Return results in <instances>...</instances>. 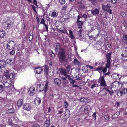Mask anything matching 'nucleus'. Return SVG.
Instances as JSON below:
<instances>
[{"label":"nucleus","mask_w":127,"mask_h":127,"mask_svg":"<svg viewBox=\"0 0 127 127\" xmlns=\"http://www.w3.org/2000/svg\"><path fill=\"white\" fill-rule=\"evenodd\" d=\"M55 50L58 56L59 63H61L65 66L68 63V61L65 54V49L61 47L60 44L59 43L55 44Z\"/></svg>","instance_id":"obj_1"},{"label":"nucleus","mask_w":127,"mask_h":127,"mask_svg":"<svg viewBox=\"0 0 127 127\" xmlns=\"http://www.w3.org/2000/svg\"><path fill=\"white\" fill-rule=\"evenodd\" d=\"M70 65H68L66 69L61 68L60 70V73L62 75L61 77L63 80H66L67 78L70 75L68 74H69L71 73V71H70Z\"/></svg>","instance_id":"obj_2"},{"label":"nucleus","mask_w":127,"mask_h":127,"mask_svg":"<svg viewBox=\"0 0 127 127\" xmlns=\"http://www.w3.org/2000/svg\"><path fill=\"white\" fill-rule=\"evenodd\" d=\"M8 43H10L11 45H10L11 47L9 45L7 44L6 45L7 48L10 50L14 49L15 48V44L14 42L13 41H10Z\"/></svg>","instance_id":"obj_3"},{"label":"nucleus","mask_w":127,"mask_h":127,"mask_svg":"<svg viewBox=\"0 0 127 127\" xmlns=\"http://www.w3.org/2000/svg\"><path fill=\"white\" fill-rule=\"evenodd\" d=\"M9 19H10V18ZM13 24V23L9 20L6 21L5 25L6 26H7V29H9L12 27Z\"/></svg>","instance_id":"obj_4"},{"label":"nucleus","mask_w":127,"mask_h":127,"mask_svg":"<svg viewBox=\"0 0 127 127\" xmlns=\"http://www.w3.org/2000/svg\"><path fill=\"white\" fill-rule=\"evenodd\" d=\"M98 82L100 83L99 86L104 87L107 86L106 84L104 77H102L101 79L98 81Z\"/></svg>","instance_id":"obj_5"},{"label":"nucleus","mask_w":127,"mask_h":127,"mask_svg":"<svg viewBox=\"0 0 127 127\" xmlns=\"http://www.w3.org/2000/svg\"><path fill=\"white\" fill-rule=\"evenodd\" d=\"M107 88H104L101 90H100L99 94H102L103 96H107Z\"/></svg>","instance_id":"obj_6"},{"label":"nucleus","mask_w":127,"mask_h":127,"mask_svg":"<svg viewBox=\"0 0 127 127\" xmlns=\"http://www.w3.org/2000/svg\"><path fill=\"white\" fill-rule=\"evenodd\" d=\"M6 64L5 61L3 60H0V72L2 70V68L5 67Z\"/></svg>","instance_id":"obj_7"},{"label":"nucleus","mask_w":127,"mask_h":127,"mask_svg":"<svg viewBox=\"0 0 127 127\" xmlns=\"http://www.w3.org/2000/svg\"><path fill=\"white\" fill-rule=\"evenodd\" d=\"M31 105L30 104L25 103L23 105V109H24L29 111L31 109Z\"/></svg>","instance_id":"obj_8"},{"label":"nucleus","mask_w":127,"mask_h":127,"mask_svg":"<svg viewBox=\"0 0 127 127\" xmlns=\"http://www.w3.org/2000/svg\"><path fill=\"white\" fill-rule=\"evenodd\" d=\"M111 6L110 4H107L106 5L104 4L102 5V9L105 11H108L111 7Z\"/></svg>","instance_id":"obj_9"},{"label":"nucleus","mask_w":127,"mask_h":127,"mask_svg":"<svg viewBox=\"0 0 127 127\" xmlns=\"http://www.w3.org/2000/svg\"><path fill=\"white\" fill-rule=\"evenodd\" d=\"M99 10L97 8L92 10L91 11V14L95 16H97L99 14Z\"/></svg>","instance_id":"obj_10"},{"label":"nucleus","mask_w":127,"mask_h":127,"mask_svg":"<svg viewBox=\"0 0 127 127\" xmlns=\"http://www.w3.org/2000/svg\"><path fill=\"white\" fill-rule=\"evenodd\" d=\"M29 93H30V95L32 96L34 94L35 92V90L34 88L33 87H31L29 88L28 91Z\"/></svg>","instance_id":"obj_11"},{"label":"nucleus","mask_w":127,"mask_h":127,"mask_svg":"<svg viewBox=\"0 0 127 127\" xmlns=\"http://www.w3.org/2000/svg\"><path fill=\"white\" fill-rule=\"evenodd\" d=\"M23 103V100L22 99H20L18 100L17 105L18 107H20L22 105Z\"/></svg>","instance_id":"obj_12"},{"label":"nucleus","mask_w":127,"mask_h":127,"mask_svg":"<svg viewBox=\"0 0 127 127\" xmlns=\"http://www.w3.org/2000/svg\"><path fill=\"white\" fill-rule=\"evenodd\" d=\"M10 82V84L9 83L7 82V81H6L5 80V81H4V83H3V84L5 88H8L9 87H11V83L10 82Z\"/></svg>","instance_id":"obj_13"},{"label":"nucleus","mask_w":127,"mask_h":127,"mask_svg":"<svg viewBox=\"0 0 127 127\" xmlns=\"http://www.w3.org/2000/svg\"><path fill=\"white\" fill-rule=\"evenodd\" d=\"M43 69L40 67H37L35 68V70L36 74H40L42 72Z\"/></svg>","instance_id":"obj_14"},{"label":"nucleus","mask_w":127,"mask_h":127,"mask_svg":"<svg viewBox=\"0 0 127 127\" xmlns=\"http://www.w3.org/2000/svg\"><path fill=\"white\" fill-rule=\"evenodd\" d=\"M54 82L55 84L57 85H59L61 83V81L60 79L57 78H55L54 80Z\"/></svg>","instance_id":"obj_15"},{"label":"nucleus","mask_w":127,"mask_h":127,"mask_svg":"<svg viewBox=\"0 0 127 127\" xmlns=\"http://www.w3.org/2000/svg\"><path fill=\"white\" fill-rule=\"evenodd\" d=\"M10 74V72L7 70H6L4 71L3 73V75L5 76L6 78L8 79V78Z\"/></svg>","instance_id":"obj_16"},{"label":"nucleus","mask_w":127,"mask_h":127,"mask_svg":"<svg viewBox=\"0 0 127 127\" xmlns=\"http://www.w3.org/2000/svg\"><path fill=\"white\" fill-rule=\"evenodd\" d=\"M6 33L5 31L2 30H0V38H3L5 35Z\"/></svg>","instance_id":"obj_17"},{"label":"nucleus","mask_w":127,"mask_h":127,"mask_svg":"<svg viewBox=\"0 0 127 127\" xmlns=\"http://www.w3.org/2000/svg\"><path fill=\"white\" fill-rule=\"evenodd\" d=\"M88 70V66H84L82 67V71L84 73H87V72Z\"/></svg>","instance_id":"obj_18"},{"label":"nucleus","mask_w":127,"mask_h":127,"mask_svg":"<svg viewBox=\"0 0 127 127\" xmlns=\"http://www.w3.org/2000/svg\"><path fill=\"white\" fill-rule=\"evenodd\" d=\"M76 23L77 24L79 28L80 29L82 28L83 25V23L81 21H77Z\"/></svg>","instance_id":"obj_19"},{"label":"nucleus","mask_w":127,"mask_h":127,"mask_svg":"<svg viewBox=\"0 0 127 127\" xmlns=\"http://www.w3.org/2000/svg\"><path fill=\"white\" fill-rule=\"evenodd\" d=\"M41 99L39 98L36 99L34 101V102L35 104L38 105L41 103Z\"/></svg>","instance_id":"obj_20"},{"label":"nucleus","mask_w":127,"mask_h":127,"mask_svg":"<svg viewBox=\"0 0 127 127\" xmlns=\"http://www.w3.org/2000/svg\"><path fill=\"white\" fill-rule=\"evenodd\" d=\"M92 108L91 106L89 105H87L84 108V111H89L91 110Z\"/></svg>","instance_id":"obj_21"},{"label":"nucleus","mask_w":127,"mask_h":127,"mask_svg":"<svg viewBox=\"0 0 127 127\" xmlns=\"http://www.w3.org/2000/svg\"><path fill=\"white\" fill-rule=\"evenodd\" d=\"M8 79H14L15 77V74H13V73H10L8 76Z\"/></svg>","instance_id":"obj_22"},{"label":"nucleus","mask_w":127,"mask_h":127,"mask_svg":"<svg viewBox=\"0 0 127 127\" xmlns=\"http://www.w3.org/2000/svg\"><path fill=\"white\" fill-rule=\"evenodd\" d=\"M111 53H108L106 54V60H111Z\"/></svg>","instance_id":"obj_23"},{"label":"nucleus","mask_w":127,"mask_h":127,"mask_svg":"<svg viewBox=\"0 0 127 127\" xmlns=\"http://www.w3.org/2000/svg\"><path fill=\"white\" fill-rule=\"evenodd\" d=\"M12 61L10 59H8L6 60V63L8 64H9L10 65L14 63V62Z\"/></svg>","instance_id":"obj_24"},{"label":"nucleus","mask_w":127,"mask_h":127,"mask_svg":"<svg viewBox=\"0 0 127 127\" xmlns=\"http://www.w3.org/2000/svg\"><path fill=\"white\" fill-rule=\"evenodd\" d=\"M7 113L9 114H11L14 112L15 110L13 108L8 109L7 111Z\"/></svg>","instance_id":"obj_25"},{"label":"nucleus","mask_w":127,"mask_h":127,"mask_svg":"<svg viewBox=\"0 0 127 127\" xmlns=\"http://www.w3.org/2000/svg\"><path fill=\"white\" fill-rule=\"evenodd\" d=\"M69 36L72 39H74L75 38V37L73 34L72 31L70 30L69 31Z\"/></svg>","instance_id":"obj_26"},{"label":"nucleus","mask_w":127,"mask_h":127,"mask_svg":"<svg viewBox=\"0 0 127 127\" xmlns=\"http://www.w3.org/2000/svg\"><path fill=\"white\" fill-rule=\"evenodd\" d=\"M67 78H68V80H70V83H72V84H73L75 83V81L71 78L70 76H68V77Z\"/></svg>","instance_id":"obj_27"},{"label":"nucleus","mask_w":127,"mask_h":127,"mask_svg":"<svg viewBox=\"0 0 127 127\" xmlns=\"http://www.w3.org/2000/svg\"><path fill=\"white\" fill-rule=\"evenodd\" d=\"M73 63L74 64L77 65H79L80 63V62L76 59H74Z\"/></svg>","instance_id":"obj_28"},{"label":"nucleus","mask_w":127,"mask_h":127,"mask_svg":"<svg viewBox=\"0 0 127 127\" xmlns=\"http://www.w3.org/2000/svg\"><path fill=\"white\" fill-rule=\"evenodd\" d=\"M48 90L47 85L46 84L43 90H42V91H43L44 92V94L45 95H46V92Z\"/></svg>","instance_id":"obj_29"},{"label":"nucleus","mask_w":127,"mask_h":127,"mask_svg":"<svg viewBox=\"0 0 127 127\" xmlns=\"http://www.w3.org/2000/svg\"><path fill=\"white\" fill-rule=\"evenodd\" d=\"M82 30H80L78 32V35L79 36V39H81V37H82Z\"/></svg>","instance_id":"obj_30"},{"label":"nucleus","mask_w":127,"mask_h":127,"mask_svg":"<svg viewBox=\"0 0 127 127\" xmlns=\"http://www.w3.org/2000/svg\"><path fill=\"white\" fill-rule=\"evenodd\" d=\"M49 98L50 99H51L54 97V95H53V93L52 92L50 91L49 92Z\"/></svg>","instance_id":"obj_31"},{"label":"nucleus","mask_w":127,"mask_h":127,"mask_svg":"<svg viewBox=\"0 0 127 127\" xmlns=\"http://www.w3.org/2000/svg\"><path fill=\"white\" fill-rule=\"evenodd\" d=\"M100 0H89L90 1L91 3L93 5H94L95 3H96Z\"/></svg>","instance_id":"obj_32"},{"label":"nucleus","mask_w":127,"mask_h":127,"mask_svg":"<svg viewBox=\"0 0 127 127\" xmlns=\"http://www.w3.org/2000/svg\"><path fill=\"white\" fill-rule=\"evenodd\" d=\"M107 63L106 64V67L108 68H109L111 64V60H107Z\"/></svg>","instance_id":"obj_33"},{"label":"nucleus","mask_w":127,"mask_h":127,"mask_svg":"<svg viewBox=\"0 0 127 127\" xmlns=\"http://www.w3.org/2000/svg\"><path fill=\"white\" fill-rule=\"evenodd\" d=\"M98 87V84H97L96 83H94L93 84L91 88L93 89L95 87Z\"/></svg>","instance_id":"obj_34"},{"label":"nucleus","mask_w":127,"mask_h":127,"mask_svg":"<svg viewBox=\"0 0 127 127\" xmlns=\"http://www.w3.org/2000/svg\"><path fill=\"white\" fill-rule=\"evenodd\" d=\"M102 68L103 67L101 66H99V67L96 68L95 70H97L99 71V72L100 71H102Z\"/></svg>","instance_id":"obj_35"},{"label":"nucleus","mask_w":127,"mask_h":127,"mask_svg":"<svg viewBox=\"0 0 127 127\" xmlns=\"http://www.w3.org/2000/svg\"><path fill=\"white\" fill-rule=\"evenodd\" d=\"M59 2L61 5H63L65 3V0H59Z\"/></svg>","instance_id":"obj_36"},{"label":"nucleus","mask_w":127,"mask_h":127,"mask_svg":"<svg viewBox=\"0 0 127 127\" xmlns=\"http://www.w3.org/2000/svg\"><path fill=\"white\" fill-rule=\"evenodd\" d=\"M108 92L110 95L112 96L113 94V93H114V92L113 91L111 90V91L110 90H109V89L107 88V92Z\"/></svg>","instance_id":"obj_37"},{"label":"nucleus","mask_w":127,"mask_h":127,"mask_svg":"<svg viewBox=\"0 0 127 127\" xmlns=\"http://www.w3.org/2000/svg\"><path fill=\"white\" fill-rule=\"evenodd\" d=\"M67 4H66L62 6V9L64 10H66L67 7Z\"/></svg>","instance_id":"obj_38"},{"label":"nucleus","mask_w":127,"mask_h":127,"mask_svg":"<svg viewBox=\"0 0 127 127\" xmlns=\"http://www.w3.org/2000/svg\"><path fill=\"white\" fill-rule=\"evenodd\" d=\"M116 73H114V74H112L111 75V77L112 78L114 79H117V78H116Z\"/></svg>","instance_id":"obj_39"},{"label":"nucleus","mask_w":127,"mask_h":127,"mask_svg":"<svg viewBox=\"0 0 127 127\" xmlns=\"http://www.w3.org/2000/svg\"><path fill=\"white\" fill-rule=\"evenodd\" d=\"M102 70L101 72H102L103 73H105L107 71V67H103Z\"/></svg>","instance_id":"obj_40"},{"label":"nucleus","mask_w":127,"mask_h":127,"mask_svg":"<svg viewBox=\"0 0 127 127\" xmlns=\"http://www.w3.org/2000/svg\"><path fill=\"white\" fill-rule=\"evenodd\" d=\"M58 15L57 13H56V12H53L52 14V16L54 17H56Z\"/></svg>","instance_id":"obj_41"},{"label":"nucleus","mask_w":127,"mask_h":127,"mask_svg":"<svg viewBox=\"0 0 127 127\" xmlns=\"http://www.w3.org/2000/svg\"><path fill=\"white\" fill-rule=\"evenodd\" d=\"M104 118L105 119L108 121H110V118H109V116L107 115L105 116H104Z\"/></svg>","instance_id":"obj_42"},{"label":"nucleus","mask_w":127,"mask_h":127,"mask_svg":"<svg viewBox=\"0 0 127 127\" xmlns=\"http://www.w3.org/2000/svg\"><path fill=\"white\" fill-rule=\"evenodd\" d=\"M120 14L121 15L124 17H125L126 16V14L125 12H121Z\"/></svg>","instance_id":"obj_43"},{"label":"nucleus","mask_w":127,"mask_h":127,"mask_svg":"<svg viewBox=\"0 0 127 127\" xmlns=\"http://www.w3.org/2000/svg\"><path fill=\"white\" fill-rule=\"evenodd\" d=\"M44 73L45 74L46 77V78L48 77V70H46V69L45 70H44Z\"/></svg>","instance_id":"obj_44"},{"label":"nucleus","mask_w":127,"mask_h":127,"mask_svg":"<svg viewBox=\"0 0 127 127\" xmlns=\"http://www.w3.org/2000/svg\"><path fill=\"white\" fill-rule=\"evenodd\" d=\"M123 91V89L122 90V91H119L120 92V93L121 94L120 96H122L125 94L124 92Z\"/></svg>","instance_id":"obj_45"},{"label":"nucleus","mask_w":127,"mask_h":127,"mask_svg":"<svg viewBox=\"0 0 127 127\" xmlns=\"http://www.w3.org/2000/svg\"><path fill=\"white\" fill-rule=\"evenodd\" d=\"M43 25L45 26L46 29V31L48 32V25H46L45 23H44L43 24Z\"/></svg>","instance_id":"obj_46"},{"label":"nucleus","mask_w":127,"mask_h":127,"mask_svg":"<svg viewBox=\"0 0 127 127\" xmlns=\"http://www.w3.org/2000/svg\"><path fill=\"white\" fill-rule=\"evenodd\" d=\"M3 88L2 85H0V93L2 92L3 90Z\"/></svg>","instance_id":"obj_47"},{"label":"nucleus","mask_w":127,"mask_h":127,"mask_svg":"<svg viewBox=\"0 0 127 127\" xmlns=\"http://www.w3.org/2000/svg\"><path fill=\"white\" fill-rule=\"evenodd\" d=\"M118 117V116H117L115 114L112 115V119L115 118H117Z\"/></svg>","instance_id":"obj_48"},{"label":"nucleus","mask_w":127,"mask_h":127,"mask_svg":"<svg viewBox=\"0 0 127 127\" xmlns=\"http://www.w3.org/2000/svg\"><path fill=\"white\" fill-rule=\"evenodd\" d=\"M96 112H95L92 115V116L93 117V118L95 120L96 119Z\"/></svg>","instance_id":"obj_49"},{"label":"nucleus","mask_w":127,"mask_h":127,"mask_svg":"<svg viewBox=\"0 0 127 127\" xmlns=\"http://www.w3.org/2000/svg\"><path fill=\"white\" fill-rule=\"evenodd\" d=\"M45 21L43 19H41V22L40 23L41 24H43L44 23H45Z\"/></svg>","instance_id":"obj_50"},{"label":"nucleus","mask_w":127,"mask_h":127,"mask_svg":"<svg viewBox=\"0 0 127 127\" xmlns=\"http://www.w3.org/2000/svg\"><path fill=\"white\" fill-rule=\"evenodd\" d=\"M32 127H40V126L36 124H35L33 125Z\"/></svg>","instance_id":"obj_51"},{"label":"nucleus","mask_w":127,"mask_h":127,"mask_svg":"<svg viewBox=\"0 0 127 127\" xmlns=\"http://www.w3.org/2000/svg\"><path fill=\"white\" fill-rule=\"evenodd\" d=\"M82 17L84 18V19L86 21V19L87 17V15L86 14H84L83 15Z\"/></svg>","instance_id":"obj_52"},{"label":"nucleus","mask_w":127,"mask_h":127,"mask_svg":"<svg viewBox=\"0 0 127 127\" xmlns=\"http://www.w3.org/2000/svg\"><path fill=\"white\" fill-rule=\"evenodd\" d=\"M69 18L68 17H66L64 19V22H68V20H69Z\"/></svg>","instance_id":"obj_53"},{"label":"nucleus","mask_w":127,"mask_h":127,"mask_svg":"<svg viewBox=\"0 0 127 127\" xmlns=\"http://www.w3.org/2000/svg\"><path fill=\"white\" fill-rule=\"evenodd\" d=\"M84 100H85L87 102H85V103H87L90 102V100L89 99L87 98H84Z\"/></svg>","instance_id":"obj_54"},{"label":"nucleus","mask_w":127,"mask_h":127,"mask_svg":"<svg viewBox=\"0 0 127 127\" xmlns=\"http://www.w3.org/2000/svg\"><path fill=\"white\" fill-rule=\"evenodd\" d=\"M8 124L11 126H12L14 125V124L11 121H9L8 123Z\"/></svg>","instance_id":"obj_55"},{"label":"nucleus","mask_w":127,"mask_h":127,"mask_svg":"<svg viewBox=\"0 0 127 127\" xmlns=\"http://www.w3.org/2000/svg\"><path fill=\"white\" fill-rule=\"evenodd\" d=\"M95 27L97 28V29H99L100 28V25L99 24L97 23V24H95Z\"/></svg>","instance_id":"obj_56"},{"label":"nucleus","mask_w":127,"mask_h":127,"mask_svg":"<svg viewBox=\"0 0 127 127\" xmlns=\"http://www.w3.org/2000/svg\"><path fill=\"white\" fill-rule=\"evenodd\" d=\"M108 11H107L108 12V13L109 14H112V10L109 9V10H108Z\"/></svg>","instance_id":"obj_57"},{"label":"nucleus","mask_w":127,"mask_h":127,"mask_svg":"<svg viewBox=\"0 0 127 127\" xmlns=\"http://www.w3.org/2000/svg\"><path fill=\"white\" fill-rule=\"evenodd\" d=\"M110 72L108 71V72L105 74L102 77H104H104H105L106 75H109V74H110Z\"/></svg>","instance_id":"obj_58"},{"label":"nucleus","mask_w":127,"mask_h":127,"mask_svg":"<svg viewBox=\"0 0 127 127\" xmlns=\"http://www.w3.org/2000/svg\"><path fill=\"white\" fill-rule=\"evenodd\" d=\"M80 101L81 102H87L86 101H85V100H84V98H81L80 99Z\"/></svg>","instance_id":"obj_59"},{"label":"nucleus","mask_w":127,"mask_h":127,"mask_svg":"<svg viewBox=\"0 0 127 127\" xmlns=\"http://www.w3.org/2000/svg\"><path fill=\"white\" fill-rule=\"evenodd\" d=\"M64 106L65 107V108H67L68 105V103L66 101H65L64 102Z\"/></svg>","instance_id":"obj_60"},{"label":"nucleus","mask_w":127,"mask_h":127,"mask_svg":"<svg viewBox=\"0 0 127 127\" xmlns=\"http://www.w3.org/2000/svg\"><path fill=\"white\" fill-rule=\"evenodd\" d=\"M15 53V51L14 50H12L10 52V55H14Z\"/></svg>","instance_id":"obj_61"},{"label":"nucleus","mask_w":127,"mask_h":127,"mask_svg":"<svg viewBox=\"0 0 127 127\" xmlns=\"http://www.w3.org/2000/svg\"><path fill=\"white\" fill-rule=\"evenodd\" d=\"M123 91L124 92L125 94L127 93V88L124 89Z\"/></svg>","instance_id":"obj_62"},{"label":"nucleus","mask_w":127,"mask_h":127,"mask_svg":"<svg viewBox=\"0 0 127 127\" xmlns=\"http://www.w3.org/2000/svg\"><path fill=\"white\" fill-rule=\"evenodd\" d=\"M55 55L54 53L52 51V54L51 55V57H55Z\"/></svg>","instance_id":"obj_63"},{"label":"nucleus","mask_w":127,"mask_h":127,"mask_svg":"<svg viewBox=\"0 0 127 127\" xmlns=\"http://www.w3.org/2000/svg\"><path fill=\"white\" fill-rule=\"evenodd\" d=\"M33 4L35 5L36 6H37V1L36 0H34L33 1Z\"/></svg>","instance_id":"obj_64"}]
</instances>
